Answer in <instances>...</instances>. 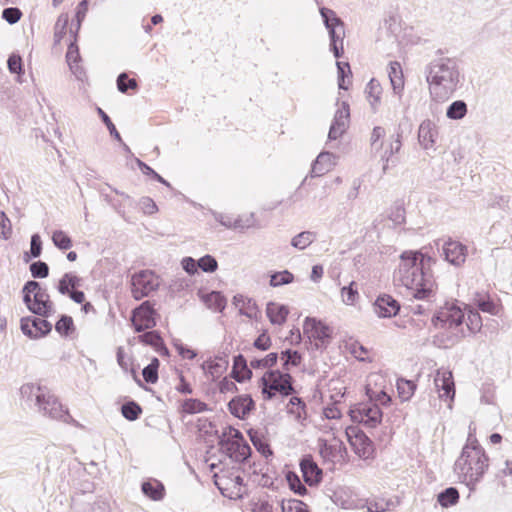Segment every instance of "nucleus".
Segmentation results:
<instances>
[{
    "label": "nucleus",
    "mask_w": 512,
    "mask_h": 512,
    "mask_svg": "<svg viewBox=\"0 0 512 512\" xmlns=\"http://www.w3.org/2000/svg\"><path fill=\"white\" fill-rule=\"evenodd\" d=\"M430 261L431 258L420 251L407 250L399 256L394 277L419 300H431L435 295V281L425 269L426 262Z\"/></svg>",
    "instance_id": "obj_1"
},
{
    "label": "nucleus",
    "mask_w": 512,
    "mask_h": 512,
    "mask_svg": "<svg viewBox=\"0 0 512 512\" xmlns=\"http://www.w3.org/2000/svg\"><path fill=\"white\" fill-rule=\"evenodd\" d=\"M426 81L433 101L443 103L451 99L464 85V77L458 63L442 58L430 63Z\"/></svg>",
    "instance_id": "obj_2"
},
{
    "label": "nucleus",
    "mask_w": 512,
    "mask_h": 512,
    "mask_svg": "<svg viewBox=\"0 0 512 512\" xmlns=\"http://www.w3.org/2000/svg\"><path fill=\"white\" fill-rule=\"evenodd\" d=\"M475 433L476 428L470 425L466 444L454 464V472L458 479L470 490H475L489 468V457L479 444Z\"/></svg>",
    "instance_id": "obj_3"
},
{
    "label": "nucleus",
    "mask_w": 512,
    "mask_h": 512,
    "mask_svg": "<svg viewBox=\"0 0 512 512\" xmlns=\"http://www.w3.org/2000/svg\"><path fill=\"white\" fill-rule=\"evenodd\" d=\"M23 301L34 314L49 317L54 313V304L47 291L36 281H28L23 289Z\"/></svg>",
    "instance_id": "obj_4"
},
{
    "label": "nucleus",
    "mask_w": 512,
    "mask_h": 512,
    "mask_svg": "<svg viewBox=\"0 0 512 512\" xmlns=\"http://www.w3.org/2000/svg\"><path fill=\"white\" fill-rule=\"evenodd\" d=\"M464 319V313L460 307L454 304H446L440 309L433 320L434 326L438 329H447L450 332L447 345H452L463 337L460 328Z\"/></svg>",
    "instance_id": "obj_5"
},
{
    "label": "nucleus",
    "mask_w": 512,
    "mask_h": 512,
    "mask_svg": "<svg viewBox=\"0 0 512 512\" xmlns=\"http://www.w3.org/2000/svg\"><path fill=\"white\" fill-rule=\"evenodd\" d=\"M262 393L267 399L276 396H287L292 393L293 387L291 376L287 372L271 370L266 372L262 378Z\"/></svg>",
    "instance_id": "obj_6"
},
{
    "label": "nucleus",
    "mask_w": 512,
    "mask_h": 512,
    "mask_svg": "<svg viewBox=\"0 0 512 512\" xmlns=\"http://www.w3.org/2000/svg\"><path fill=\"white\" fill-rule=\"evenodd\" d=\"M214 482L221 494L229 499H240L245 493L243 479L237 470L216 472Z\"/></svg>",
    "instance_id": "obj_7"
},
{
    "label": "nucleus",
    "mask_w": 512,
    "mask_h": 512,
    "mask_svg": "<svg viewBox=\"0 0 512 512\" xmlns=\"http://www.w3.org/2000/svg\"><path fill=\"white\" fill-rule=\"evenodd\" d=\"M221 446L222 449L228 453L230 458L237 462L245 460L250 455L251 451L241 433L233 427L225 429Z\"/></svg>",
    "instance_id": "obj_8"
},
{
    "label": "nucleus",
    "mask_w": 512,
    "mask_h": 512,
    "mask_svg": "<svg viewBox=\"0 0 512 512\" xmlns=\"http://www.w3.org/2000/svg\"><path fill=\"white\" fill-rule=\"evenodd\" d=\"M316 427L327 435H338L345 430L346 427L342 413L335 401L333 404L327 405L322 409V413L316 422Z\"/></svg>",
    "instance_id": "obj_9"
},
{
    "label": "nucleus",
    "mask_w": 512,
    "mask_h": 512,
    "mask_svg": "<svg viewBox=\"0 0 512 512\" xmlns=\"http://www.w3.org/2000/svg\"><path fill=\"white\" fill-rule=\"evenodd\" d=\"M349 415L353 422L361 423L369 428L377 427L383 417L378 404L369 401L352 406Z\"/></svg>",
    "instance_id": "obj_10"
},
{
    "label": "nucleus",
    "mask_w": 512,
    "mask_h": 512,
    "mask_svg": "<svg viewBox=\"0 0 512 512\" xmlns=\"http://www.w3.org/2000/svg\"><path fill=\"white\" fill-rule=\"evenodd\" d=\"M433 383L438 398L447 403V407L451 410L456 393L452 371L444 367L437 369L434 374Z\"/></svg>",
    "instance_id": "obj_11"
},
{
    "label": "nucleus",
    "mask_w": 512,
    "mask_h": 512,
    "mask_svg": "<svg viewBox=\"0 0 512 512\" xmlns=\"http://www.w3.org/2000/svg\"><path fill=\"white\" fill-rule=\"evenodd\" d=\"M303 334L314 343L316 348H323L330 342L332 328L321 320L307 317L303 323Z\"/></svg>",
    "instance_id": "obj_12"
},
{
    "label": "nucleus",
    "mask_w": 512,
    "mask_h": 512,
    "mask_svg": "<svg viewBox=\"0 0 512 512\" xmlns=\"http://www.w3.org/2000/svg\"><path fill=\"white\" fill-rule=\"evenodd\" d=\"M132 294L135 299H141L159 286L158 276L151 270H141L132 275Z\"/></svg>",
    "instance_id": "obj_13"
},
{
    "label": "nucleus",
    "mask_w": 512,
    "mask_h": 512,
    "mask_svg": "<svg viewBox=\"0 0 512 512\" xmlns=\"http://www.w3.org/2000/svg\"><path fill=\"white\" fill-rule=\"evenodd\" d=\"M345 435L355 454L362 459H369L374 454L373 442L358 427L345 428Z\"/></svg>",
    "instance_id": "obj_14"
},
{
    "label": "nucleus",
    "mask_w": 512,
    "mask_h": 512,
    "mask_svg": "<svg viewBox=\"0 0 512 512\" xmlns=\"http://www.w3.org/2000/svg\"><path fill=\"white\" fill-rule=\"evenodd\" d=\"M37 411L44 416L66 423L71 419L67 408L50 391H48Z\"/></svg>",
    "instance_id": "obj_15"
},
{
    "label": "nucleus",
    "mask_w": 512,
    "mask_h": 512,
    "mask_svg": "<svg viewBox=\"0 0 512 512\" xmlns=\"http://www.w3.org/2000/svg\"><path fill=\"white\" fill-rule=\"evenodd\" d=\"M350 123V108L347 101H337V110L335 112L332 124L330 126L328 137L330 140L339 139L347 130Z\"/></svg>",
    "instance_id": "obj_16"
},
{
    "label": "nucleus",
    "mask_w": 512,
    "mask_h": 512,
    "mask_svg": "<svg viewBox=\"0 0 512 512\" xmlns=\"http://www.w3.org/2000/svg\"><path fill=\"white\" fill-rule=\"evenodd\" d=\"M48 391L46 387L40 384L25 383L20 387V400L24 405L37 410Z\"/></svg>",
    "instance_id": "obj_17"
},
{
    "label": "nucleus",
    "mask_w": 512,
    "mask_h": 512,
    "mask_svg": "<svg viewBox=\"0 0 512 512\" xmlns=\"http://www.w3.org/2000/svg\"><path fill=\"white\" fill-rule=\"evenodd\" d=\"M21 331L31 339H38L47 335L52 325L45 319L35 317H24L20 323Z\"/></svg>",
    "instance_id": "obj_18"
},
{
    "label": "nucleus",
    "mask_w": 512,
    "mask_h": 512,
    "mask_svg": "<svg viewBox=\"0 0 512 512\" xmlns=\"http://www.w3.org/2000/svg\"><path fill=\"white\" fill-rule=\"evenodd\" d=\"M345 452L346 448L337 435H332L330 440H321L320 455L325 461L339 462L344 459Z\"/></svg>",
    "instance_id": "obj_19"
},
{
    "label": "nucleus",
    "mask_w": 512,
    "mask_h": 512,
    "mask_svg": "<svg viewBox=\"0 0 512 512\" xmlns=\"http://www.w3.org/2000/svg\"><path fill=\"white\" fill-rule=\"evenodd\" d=\"M132 325L137 332L151 329L155 326V312L148 302L141 304L133 311Z\"/></svg>",
    "instance_id": "obj_20"
},
{
    "label": "nucleus",
    "mask_w": 512,
    "mask_h": 512,
    "mask_svg": "<svg viewBox=\"0 0 512 512\" xmlns=\"http://www.w3.org/2000/svg\"><path fill=\"white\" fill-rule=\"evenodd\" d=\"M320 14L330 38L338 39L345 37L344 24L333 10L322 7L320 8Z\"/></svg>",
    "instance_id": "obj_21"
},
{
    "label": "nucleus",
    "mask_w": 512,
    "mask_h": 512,
    "mask_svg": "<svg viewBox=\"0 0 512 512\" xmlns=\"http://www.w3.org/2000/svg\"><path fill=\"white\" fill-rule=\"evenodd\" d=\"M400 305L390 295H380L373 304L374 313L379 318H391L399 312Z\"/></svg>",
    "instance_id": "obj_22"
},
{
    "label": "nucleus",
    "mask_w": 512,
    "mask_h": 512,
    "mask_svg": "<svg viewBox=\"0 0 512 512\" xmlns=\"http://www.w3.org/2000/svg\"><path fill=\"white\" fill-rule=\"evenodd\" d=\"M467 247L458 241L449 240L443 245L445 259L454 266H461L467 257Z\"/></svg>",
    "instance_id": "obj_23"
},
{
    "label": "nucleus",
    "mask_w": 512,
    "mask_h": 512,
    "mask_svg": "<svg viewBox=\"0 0 512 512\" xmlns=\"http://www.w3.org/2000/svg\"><path fill=\"white\" fill-rule=\"evenodd\" d=\"M438 138V129L436 124L427 119L424 120L418 130L419 143L425 150L433 149Z\"/></svg>",
    "instance_id": "obj_24"
},
{
    "label": "nucleus",
    "mask_w": 512,
    "mask_h": 512,
    "mask_svg": "<svg viewBox=\"0 0 512 512\" xmlns=\"http://www.w3.org/2000/svg\"><path fill=\"white\" fill-rule=\"evenodd\" d=\"M387 74L393 94L401 99L405 87L404 73L401 64L397 61L390 62L387 67Z\"/></svg>",
    "instance_id": "obj_25"
},
{
    "label": "nucleus",
    "mask_w": 512,
    "mask_h": 512,
    "mask_svg": "<svg viewBox=\"0 0 512 512\" xmlns=\"http://www.w3.org/2000/svg\"><path fill=\"white\" fill-rule=\"evenodd\" d=\"M233 305L241 315L246 316L250 320H258L261 316L256 302L245 295H235L233 297Z\"/></svg>",
    "instance_id": "obj_26"
},
{
    "label": "nucleus",
    "mask_w": 512,
    "mask_h": 512,
    "mask_svg": "<svg viewBox=\"0 0 512 512\" xmlns=\"http://www.w3.org/2000/svg\"><path fill=\"white\" fill-rule=\"evenodd\" d=\"M337 163V157L330 152L320 153L311 169L313 177H320L331 171Z\"/></svg>",
    "instance_id": "obj_27"
},
{
    "label": "nucleus",
    "mask_w": 512,
    "mask_h": 512,
    "mask_svg": "<svg viewBox=\"0 0 512 512\" xmlns=\"http://www.w3.org/2000/svg\"><path fill=\"white\" fill-rule=\"evenodd\" d=\"M401 142L399 136H391L381 142L379 151L380 159L383 162L382 169L385 172L388 168L390 158L400 150Z\"/></svg>",
    "instance_id": "obj_28"
},
{
    "label": "nucleus",
    "mask_w": 512,
    "mask_h": 512,
    "mask_svg": "<svg viewBox=\"0 0 512 512\" xmlns=\"http://www.w3.org/2000/svg\"><path fill=\"white\" fill-rule=\"evenodd\" d=\"M228 366L229 362L225 357H215L206 360L201 367L206 376L216 380L226 372Z\"/></svg>",
    "instance_id": "obj_29"
},
{
    "label": "nucleus",
    "mask_w": 512,
    "mask_h": 512,
    "mask_svg": "<svg viewBox=\"0 0 512 512\" xmlns=\"http://www.w3.org/2000/svg\"><path fill=\"white\" fill-rule=\"evenodd\" d=\"M304 481L310 485H317L322 479V470L311 458H304L300 463Z\"/></svg>",
    "instance_id": "obj_30"
},
{
    "label": "nucleus",
    "mask_w": 512,
    "mask_h": 512,
    "mask_svg": "<svg viewBox=\"0 0 512 512\" xmlns=\"http://www.w3.org/2000/svg\"><path fill=\"white\" fill-rule=\"evenodd\" d=\"M384 379L381 375L373 374L369 377V382L366 386V395L368 396V401L372 403H379L383 406L389 405L391 398L390 396L383 390H375L371 384L372 382L378 383L382 382Z\"/></svg>",
    "instance_id": "obj_31"
},
{
    "label": "nucleus",
    "mask_w": 512,
    "mask_h": 512,
    "mask_svg": "<svg viewBox=\"0 0 512 512\" xmlns=\"http://www.w3.org/2000/svg\"><path fill=\"white\" fill-rule=\"evenodd\" d=\"M365 97L372 112H377L381 104L383 89L380 82L372 78L365 87Z\"/></svg>",
    "instance_id": "obj_32"
},
{
    "label": "nucleus",
    "mask_w": 512,
    "mask_h": 512,
    "mask_svg": "<svg viewBox=\"0 0 512 512\" xmlns=\"http://www.w3.org/2000/svg\"><path fill=\"white\" fill-rule=\"evenodd\" d=\"M253 400L248 395L238 396L232 399L228 406L230 412L237 418L243 419L251 411L253 407Z\"/></svg>",
    "instance_id": "obj_33"
},
{
    "label": "nucleus",
    "mask_w": 512,
    "mask_h": 512,
    "mask_svg": "<svg viewBox=\"0 0 512 512\" xmlns=\"http://www.w3.org/2000/svg\"><path fill=\"white\" fill-rule=\"evenodd\" d=\"M289 309L286 305L278 302H269L266 305V315L273 325H283L286 322Z\"/></svg>",
    "instance_id": "obj_34"
},
{
    "label": "nucleus",
    "mask_w": 512,
    "mask_h": 512,
    "mask_svg": "<svg viewBox=\"0 0 512 512\" xmlns=\"http://www.w3.org/2000/svg\"><path fill=\"white\" fill-rule=\"evenodd\" d=\"M473 302L484 313L498 315L500 312V305L486 293H476Z\"/></svg>",
    "instance_id": "obj_35"
},
{
    "label": "nucleus",
    "mask_w": 512,
    "mask_h": 512,
    "mask_svg": "<svg viewBox=\"0 0 512 512\" xmlns=\"http://www.w3.org/2000/svg\"><path fill=\"white\" fill-rule=\"evenodd\" d=\"M81 279L74 273H65L58 282L57 290L62 295H70L80 286Z\"/></svg>",
    "instance_id": "obj_36"
},
{
    "label": "nucleus",
    "mask_w": 512,
    "mask_h": 512,
    "mask_svg": "<svg viewBox=\"0 0 512 512\" xmlns=\"http://www.w3.org/2000/svg\"><path fill=\"white\" fill-rule=\"evenodd\" d=\"M287 413L293 421L303 424L306 419L305 404L298 397H292L287 405Z\"/></svg>",
    "instance_id": "obj_37"
},
{
    "label": "nucleus",
    "mask_w": 512,
    "mask_h": 512,
    "mask_svg": "<svg viewBox=\"0 0 512 512\" xmlns=\"http://www.w3.org/2000/svg\"><path fill=\"white\" fill-rule=\"evenodd\" d=\"M142 492L154 501L161 500L164 496V486L155 479L143 482Z\"/></svg>",
    "instance_id": "obj_38"
},
{
    "label": "nucleus",
    "mask_w": 512,
    "mask_h": 512,
    "mask_svg": "<svg viewBox=\"0 0 512 512\" xmlns=\"http://www.w3.org/2000/svg\"><path fill=\"white\" fill-rule=\"evenodd\" d=\"M340 297L343 304L347 306H356L360 299L356 283L352 281L349 285L343 286L340 290Z\"/></svg>",
    "instance_id": "obj_39"
},
{
    "label": "nucleus",
    "mask_w": 512,
    "mask_h": 512,
    "mask_svg": "<svg viewBox=\"0 0 512 512\" xmlns=\"http://www.w3.org/2000/svg\"><path fill=\"white\" fill-rule=\"evenodd\" d=\"M79 58H80V56H79V52H78V47L76 45H74L73 43H71L68 48L67 54H66L67 63L69 65L72 73L78 79H82L84 76V71L78 65Z\"/></svg>",
    "instance_id": "obj_40"
},
{
    "label": "nucleus",
    "mask_w": 512,
    "mask_h": 512,
    "mask_svg": "<svg viewBox=\"0 0 512 512\" xmlns=\"http://www.w3.org/2000/svg\"><path fill=\"white\" fill-rule=\"evenodd\" d=\"M317 238L314 231H302L291 239V246L302 251L309 247Z\"/></svg>",
    "instance_id": "obj_41"
},
{
    "label": "nucleus",
    "mask_w": 512,
    "mask_h": 512,
    "mask_svg": "<svg viewBox=\"0 0 512 512\" xmlns=\"http://www.w3.org/2000/svg\"><path fill=\"white\" fill-rule=\"evenodd\" d=\"M205 305L214 311H222L226 306V300L220 292L212 291L201 296Z\"/></svg>",
    "instance_id": "obj_42"
},
{
    "label": "nucleus",
    "mask_w": 512,
    "mask_h": 512,
    "mask_svg": "<svg viewBox=\"0 0 512 512\" xmlns=\"http://www.w3.org/2000/svg\"><path fill=\"white\" fill-rule=\"evenodd\" d=\"M387 219L392 223V226L397 228L406 223V211L403 205H392L387 211Z\"/></svg>",
    "instance_id": "obj_43"
},
{
    "label": "nucleus",
    "mask_w": 512,
    "mask_h": 512,
    "mask_svg": "<svg viewBox=\"0 0 512 512\" xmlns=\"http://www.w3.org/2000/svg\"><path fill=\"white\" fill-rule=\"evenodd\" d=\"M233 377L238 382H243L251 377V370L247 367L246 361L242 356H238L234 360Z\"/></svg>",
    "instance_id": "obj_44"
},
{
    "label": "nucleus",
    "mask_w": 512,
    "mask_h": 512,
    "mask_svg": "<svg viewBox=\"0 0 512 512\" xmlns=\"http://www.w3.org/2000/svg\"><path fill=\"white\" fill-rule=\"evenodd\" d=\"M467 114V105L464 101L457 100L449 105L446 116L452 120H460Z\"/></svg>",
    "instance_id": "obj_45"
},
{
    "label": "nucleus",
    "mask_w": 512,
    "mask_h": 512,
    "mask_svg": "<svg viewBox=\"0 0 512 512\" xmlns=\"http://www.w3.org/2000/svg\"><path fill=\"white\" fill-rule=\"evenodd\" d=\"M459 500V493L456 488L450 487L438 495V502L442 507L455 505Z\"/></svg>",
    "instance_id": "obj_46"
},
{
    "label": "nucleus",
    "mask_w": 512,
    "mask_h": 512,
    "mask_svg": "<svg viewBox=\"0 0 512 512\" xmlns=\"http://www.w3.org/2000/svg\"><path fill=\"white\" fill-rule=\"evenodd\" d=\"M249 512H277L273 504L265 497L252 499L249 502Z\"/></svg>",
    "instance_id": "obj_47"
},
{
    "label": "nucleus",
    "mask_w": 512,
    "mask_h": 512,
    "mask_svg": "<svg viewBox=\"0 0 512 512\" xmlns=\"http://www.w3.org/2000/svg\"><path fill=\"white\" fill-rule=\"evenodd\" d=\"M466 326L468 330L473 334H476L481 330L482 318L477 311L472 309L468 310L466 317Z\"/></svg>",
    "instance_id": "obj_48"
},
{
    "label": "nucleus",
    "mask_w": 512,
    "mask_h": 512,
    "mask_svg": "<svg viewBox=\"0 0 512 512\" xmlns=\"http://www.w3.org/2000/svg\"><path fill=\"white\" fill-rule=\"evenodd\" d=\"M52 242L57 248L61 250H67L72 247L71 238L67 235L66 232L62 230H55L52 233Z\"/></svg>",
    "instance_id": "obj_49"
},
{
    "label": "nucleus",
    "mask_w": 512,
    "mask_h": 512,
    "mask_svg": "<svg viewBox=\"0 0 512 512\" xmlns=\"http://www.w3.org/2000/svg\"><path fill=\"white\" fill-rule=\"evenodd\" d=\"M294 281V275L288 270L276 272L271 275L270 285L272 287H279L282 285L290 284Z\"/></svg>",
    "instance_id": "obj_50"
},
{
    "label": "nucleus",
    "mask_w": 512,
    "mask_h": 512,
    "mask_svg": "<svg viewBox=\"0 0 512 512\" xmlns=\"http://www.w3.org/2000/svg\"><path fill=\"white\" fill-rule=\"evenodd\" d=\"M280 506L282 512H309L307 505L296 499L282 500Z\"/></svg>",
    "instance_id": "obj_51"
},
{
    "label": "nucleus",
    "mask_w": 512,
    "mask_h": 512,
    "mask_svg": "<svg viewBox=\"0 0 512 512\" xmlns=\"http://www.w3.org/2000/svg\"><path fill=\"white\" fill-rule=\"evenodd\" d=\"M256 226L254 213H244L235 217V229L245 230Z\"/></svg>",
    "instance_id": "obj_52"
},
{
    "label": "nucleus",
    "mask_w": 512,
    "mask_h": 512,
    "mask_svg": "<svg viewBox=\"0 0 512 512\" xmlns=\"http://www.w3.org/2000/svg\"><path fill=\"white\" fill-rule=\"evenodd\" d=\"M158 367H159V360L157 358H153L149 365H147L143 369V378L148 383H155L158 380Z\"/></svg>",
    "instance_id": "obj_53"
},
{
    "label": "nucleus",
    "mask_w": 512,
    "mask_h": 512,
    "mask_svg": "<svg viewBox=\"0 0 512 512\" xmlns=\"http://www.w3.org/2000/svg\"><path fill=\"white\" fill-rule=\"evenodd\" d=\"M338 72V87L342 90H348V85H344V77L351 79V69L347 62L338 61L336 63Z\"/></svg>",
    "instance_id": "obj_54"
},
{
    "label": "nucleus",
    "mask_w": 512,
    "mask_h": 512,
    "mask_svg": "<svg viewBox=\"0 0 512 512\" xmlns=\"http://www.w3.org/2000/svg\"><path fill=\"white\" fill-rule=\"evenodd\" d=\"M345 349L356 359L364 361L368 356V351L357 341L347 342Z\"/></svg>",
    "instance_id": "obj_55"
},
{
    "label": "nucleus",
    "mask_w": 512,
    "mask_h": 512,
    "mask_svg": "<svg viewBox=\"0 0 512 512\" xmlns=\"http://www.w3.org/2000/svg\"><path fill=\"white\" fill-rule=\"evenodd\" d=\"M397 390L402 400L407 401L414 394L415 385L411 381L400 380L397 382Z\"/></svg>",
    "instance_id": "obj_56"
},
{
    "label": "nucleus",
    "mask_w": 512,
    "mask_h": 512,
    "mask_svg": "<svg viewBox=\"0 0 512 512\" xmlns=\"http://www.w3.org/2000/svg\"><path fill=\"white\" fill-rule=\"evenodd\" d=\"M182 410L188 414L200 413L206 410V404L197 399H187L182 404Z\"/></svg>",
    "instance_id": "obj_57"
},
{
    "label": "nucleus",
    "mask_w": 512,
    "mask_h": 512,
    "mask_svg": "<svg viewBox=\"0 0 512 512\" xmlns=\"http://www.w3.org/2000/svg\"><path fill=\"white\" fill-rule=\"evenodd\" d=\"M198 268L206 273H213L218 268L217 260L211 255H205L197 260Z\"/></svg>",
    "instance_id": "obj_58"
},
{
    "label": "nucleus",
    "mask_w": 512,
    "mask_h": 512,
    "mask_svg": "<svg viewBox=\"0 0 512 512\" xmlns=\"http://www.w3.org/2000/svg\"><path fill=\"white\" fill-rule=\"evenodd\" d=\"M138 206L145 215H154L158 212V206L150 197H141L138 200Z\"/></svg>",
    "instance_id": "obj_59"
},
{
    "label": "nucleus",
    "mask_w": 512,
    "mask_h": 512,
    "mask_svg": "<svg viewBox=\"0 0 512 512\" xmlns=\"http://www.w3.org/2000/svg\"><path fill=\"white\" fill-rule=\"evenodd\" d=\"M392 505V502L385 499H374L368 501L366 504L368 512H385L389 510Z\"/></svg>",
    "instance_id": "obj_60"
},
{
    "label": "nucleus",
    "mask_w": 512,
    "mask_h": 512,
    "mask_svg": "<svg viewBox=\"0 0 512 512\" xmlns=\"http://www.w3.org/2000/svg\"><path fill=\"white\" fill-rule=\"evenodd\" d=\"M277 361V354L276 353H270L266 355L262 359H252L250 360V367L252 368H268L272 367Z\"/></svg>",
    "instance_id": "obj_61"
},
{
    "label": "nucleus",
    "mask_w": 512,
    "mask_h": 512,
    "mask_svg": "<svg viewBox=\"0 0 512 512\" xmlns=\"http://www.w3.org/2000/svg\"><path fill=\"white\" fill-rule=\"evenodd\" d=\"M0 239L8 240L12 236V224L4 212H0Z\"/></svg>",
    "instance_id": "obj_62"
},
{
    "label": "nucleus",
    "mask_w": 512,
    "mask_h": 512,
    "mask_svg": "<svg viewBox=\"0 0 512 512\" xmlns=\"http://www.w3.org/2000/svg\"><path fill=\"white\" fill-rule=\"evenodd\" d=\"M385 136L384 128L377 126L374 127L370 136V144L373 151H379L381 142H384L383 137Z\"/></svg>",
    "instance_id": "obj_63"
},
{
    "label": "nucleus",
    "mask_w": 512,
    "mask_h": 512,
    "mask_svg": "<svg viewBox=\"0 0 512 512\" xmlns=\"http://www.w3.org/2000/svg\"><path fill=\"white\" fill-rule=\"evenodd\" d=\"M140 413L141 408L134 402L127 403L122 406L123 416L130 421L136 420L139 417Z\"/></svg>",
    "instance_id": "obj_64"
}]
</instances>
